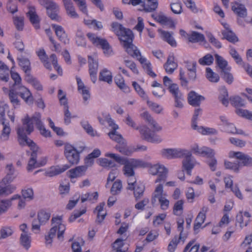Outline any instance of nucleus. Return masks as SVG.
<instances>
[{
	"mask_svg": "<svg viewBox=\"0 0 252 252\" xmlns=\"http://www.w3.org/2000/svg\"><path fill=\"white\" fill-rule=\"evenodd\" d=\"M112 26L126 53L132 57L136 58L147 74L153 78L155 77L157 75L152 71L151 63L141 56L137 47L132 44L134 38L132 32L117 23H113Z\"/></svg>",
	"mask_w": 252,
	"mask_h": 252,
	"instance_id": "1",
	"label": "nucleus"
},
{
	"mask_svg": "<svg viewBox=\"0 0 252 252\" xmlns=\"http://www.w3.org/2000/svg\"><path fill=\"white\" fill-rule=\"evenodd\" d=\"M41 115L39 113H35L30 118L27 116L23 120V126H19L17 129L18 140L21 146L28 145L31 147L35 146V144L29 139L26 133L30 134L33 131V124L37 128L41 127L43 123L41 120Z\"/></svg>",
	"mask_w": 252,
	"mask_h": 252,
	"instance_id": "2",
	"label": "nucleus"
},
{
	"mask_svg": "<svg viewBox=\"0 0 252 252\" xmlns=\"http://www.w3.org/2000/svg\"><path fill=\"white\" fill-rule=\"evenodd\" d=\"M62 216H57L53 217L51 221L53 225L50 229L48 235H45V244L46 245H51L53 242V239L56 236L58 231L57 237L61 241L63 240V233L65 230V226L62 223Z\"/></svg>",
	"mask_w": 252,
	"mask_h": 252,
	"instance_id": "3",
	"label": "nucleus"
},
{
	"mask_svg": "<svg viewBox=\"0 0 252 252\" xmlns=\"http://www.w3.org/2000/svg\"><path fill=\"white\" fill-rule=\"evenodd\" d=\"M105 156L113 158L116 162L121 165H124V166L123 171L124 174L126 177H131L134 176L135 172L134 168L126 162V158H122L116 154L112 153H107Z\"/></svg>",
	"mask_w": 252,
	"mask_h": 252,
	"instance_id": "4",
	"label": "nucleus"
},
{
	"mask_svg": "<svg viewBox=\"0 0 252 252\" xmlns=\"http://www.w3.org/2000/svg\"><path fill=\"white\" fill-rule=\"evenodd\" d=\"M87 36L94 45L101 47L105 54L110 55L112 54V50L111 46L105 39L98 37L94 33L92 32L88 33Z\"/></svg>",
	"mask_w": 252,
	"mask_h": 252,
	"instance_id": "5",
	"label": "nucleus"
},
{
	"mask_svg": "<svg viewBox=\"0 0 252 252\" xmlns=\"http://www.w3.org/2000/svg\"><path fill=\"white\" fill-rule=\"evenodd\" d=\"M39 2L46 8L47 13L51 19L59 20L60 17L57 14L59 8L55 2L51 0H39Z\"/></svg>",
	"mask_w": 252,
	"mask_h": 252,
	"instance_id": "6",
	"label": "nucleus"
},
{
	"mask_svg": "<svg viewBox=\"0 0 252 252\" xmlns=\"http://www.w3.org/2000/svg\"><path fill=\"white\" fill-rule=\"evenodd\" d=\"M149 172L153 175H158V178L155 180V183L164 182L167 177L168 170L164 166L159 164H155L150 167Z\"/></svg>",
	"mask_w": 252,
	"mask_h": 252,
	"instance_id": "7",
	"label": "nucleus"
},
{
	"mask_svg": "<svg viewBox=\"0 0 252 252\" xmlns=\"http://www.w3.org/2000/svg\"><path fill=\"white\" fill-rule=\"evenodd\" d=\"M51 214L44 210H41L37 213V220L34 219L32 221V231H40V226L44 225L49 220Z\"/></svg>",
	"mask_w": 252,
	"mask_h": 252,
	"instance_id": "8",
	"label": "nucleus"
},
{
	"mask_svg": "<svg viewBox=\"0 0 252 252\" xmlns=\"http://www.w3.org/2000/svg\"><path fill=\"white\" fill-rule=\"evenodd\" d=\"M64 154L71 165L78 163L80 160L79 153L72 145L69 144H65Z\"/></svg>",
	"mask_w": 252,
	"mask_h": 252,
	"instance_id": "9",
	"label": "nucleus"
},
{
	"mask_svg": "<svg viewBox=\"0 0 252 252\" xmlns=\"http://www.w3.org/2000/svg\"><path fill=\"white\" fill-rule=\"evenodd\" d=\"M131 180H127L128 187L127 189L133 190V195L136 201L140 200L144 195L145 189L144 185L142 184H138L135 186L136 180L135 178L133 179V182H131Z\"/></svg>",
	"mask_w": 252,
	"mask_h": 252,
	"instance_id": "10",
	"label": "nucleus"
},
{
	"mask_svg": "<svg viewBox=\"0 0 252 252\" xmlns=\"http://www.w3.org/2000/svg\"><path fill=\"white\" fill-rule=\"evenodd\" d=\"M106 121L109 126H111L113 129L112 131L108 133V135L110 138L118 142L119 144V145L121 144H124V142H125L124 138L121 134H118L116 131V130L119 128L118 126L115 124L110 115H108L106 117Z\"/></svg>",
	"mask_w": 252,
	"mask_h": 252,
	"instance_id": "11",
	"label": "nucleus"
},
{
	"mask_svg": "<svg viewBox=\"0 0 252 252\" xmlns=\"http://www.w3.org/2000/svg\"><path fill=\"white\" fill-rule=\"evenodd\" d=\"M15 91L27 104L31 105L33 103V97L28 88L23 86H18L15 87Z\"/></svg>",
	"mask_w": 252,
	"mask_h": 252,
	"instance_id": "12",
	"label": "nucleus"
},
{
	"mask_svg": "<svg viewBox=\"0 0 252 252\" xmlns=\"http://www.w3.org/2000/svg\"><path fill=\"white\" fill-rule=\"evenodd\" d=\"M139 132L142 138L150 142H159L161 141L159 136L150 132L149 128L143 126L140 128Z\"/></svg>",
	"mask_w": 252,
	"mask_h": 252,
	"instance_id": "13",
	"label": "nucleus"
},
{
	"mask_svg": "<svg viewBox=\"0 0 252 252\" xmlns=\"http://www.w3.org/2000/svg\"><path fill=\"white\" fill-rule=\"evenodd\" d=\"M230 157H235L240 160L239 165L242 166H250L252 165V158L250 156L240 152H231L230 153Z\"/></svg>",
	"mask_w": 252,
	"mask_h": 252,
	"instance_id": "14",
	"label": "nucleus"
},
{
	"mask_svg": "<svg viewBox=\"0 0 252 252\" xmlns=\"http://www.w3.org/2000/svg\"><path fill=\"white\" fill-rule=\"evenodd\" d=\"M152 17L158 22L162 25H167L170 28H174L175 24L170 17H167L163 12H159L158 14H153Z\"/></svg>",
	"mask_w": 252,
	"mask_h": 252,
	"instance_id": "15",
	"label": "nucleus"
},
{
	"mask_svg": "<svg viewBox=\"0 0 252 252\" xmlns=\"http://www.w3.org/2000/svg\"><path fill=\"white\" fill-rule=\"evenodd\" d=\"M168 89L174 97L176 103L175 106L180 108L182 107L183 104L181 101L182 94L180 92L178 85L176 84H173Z\"/></svg>",
	"mask_w": 252,
	"mask_h": 252,
	"instance_id": "16",
	"label": "nucleus"
},
{
	"mask_svg": "<svg viewBox=\"0 0 252 252\" xmlns=\"http://www.w3.org/2000/svg\"><path fill=\"white\" fill-rule=\"evenodd\" d=\"M52 27L54 29L58 39L64 44H68L69 40L63 27L56 25H52Z\"/></svg>",
	"mask_w": 252,
	"mask_h": 252,
	"instance_id": "17",
	"label": "nucleus"
},
{
	"mask_svg": "<svg viewBox=\"0 0 252 252\" xmlns=\"http://www.w3.org/2000/svg\"><path fill=\"white\" fill-rule=\"evenodd\" d=\"M189 104L194 107L198 106L200 104V101L205 99L204 96L198 94L194 91H191L188 94V97Z\"/></svg>",
	"mask_w": 252,
	"mask_h": 252,
	"instance_id": "18",
	"label": "nucleus"
},
{
	"mask_svg": "<svg viewBox=\"0 0 252 252\" xmlns=\"http://www.w3.org/2000/svg\"><path fill=\"white\" fill-rule=\"evenodd\" d=\"M29 10L27 13V16L29 18L30 22L35 28L36 29H39V18L35 12V8L33 6H29Z\"/></svg>",
	"mask_w": 252,
	"mask_h": 252,
	"instance_id": "19",
	"label": "nucleus"
},
{
	"mask_svg": "<svg viewBox=\"0 0 252 252\" xmlns=\"http://www.w3.org/2000/svg\"><path fill=\"white\" fill-rule=\"evenodd\" d=\"M64 6L66 11L67 14L72 18H77L79 17L78 14L75 11V8L71 0H63Z\"/></svg>",
	"mask_w": 252,
	"mask_h": 252,
	"instance_id": "20",
	"label": "nucleus"
},
{
	"mask_svg": "<svg viewBox=\"0 0 252 252\" xmlns=\"http://www.w3.org/2000/svg\"><path fill=\"white\" fill-rule=\"evenodd\" d=\"M178 66L177 63L174 62V56L173 54L169 55L167 61L164 64L166 72L172 74Z\"/></svg>",
	"mask_w": 252,
	"mask_h": 252,
	"instance_id": "21",
	"label": "nucleus"
},
{
	"mask_svg": "<svg viewBox=\"0 0 252 252\" xmlns=\"http://www.w3.org/2000/svg\"><path fill=\"white\" fill-rule=\"evenodd\" d=\"M87 169L85 166H79L68 171L69 177L71 179L76 178L83 176Z\"/></svg>",
	"mask_w": 252,
	"mask_h": 252,
	"instance_id": "22",
	"label": "nucleus"
},
{
	"mask_svg": "<svg viewBox=\"0 0 252 252\" xmlns=\"http://www.w3.org/2000/svg\"><path fill=\"white\" fill-rule=\"evenodd\" d=\"M70 167L67 164H65L62 166H57L55 167H51L50 170L46 173V175L49 177H53L59 175Z\"/></svg>",
	"mask_w": 252,
	"mask_h": 252,
	"instance_id": "23",
	"label": "nucleus"
},
{
	"mask_svg": "<svg viewBox=\"0 0 252 252\" xmlns=\"http://www.w3.org/2000/svg\"><path fill=\"white\" fill-rule=\"evenodd\" d=\"M226 30L222 32L223 38L226 39L228 41L234 43L238 41V38L235 34L232 32L228 27L224 26Z\"/></svg>",
	"mask_w": 252,
	"mask_h": 252,
	"instance_id": "24",
	"label": "nucleus"
},
{
	"mask_svg": "<svg viewBox=\"0 0 252 252\" xmlns=\"http://www.w3.org/2000/svg\"><path fill=\"white\" fill-rule=\"evenodd\" d=\"M188 40L191 43L203 42L205 40V36L203 34L195 31L192 32L188 35Z\"/></svg>",
	"mask_w": 252,
	"mask_h": 252,
	"instance_id": "25",
	"label": "nucleus"
},
{
	"mask_svg": "<svg viewBox=\"0 0 252 252\" xmlns=\"http://www.w3.org/2000/svg\"><path fill=\"white\" fill-rule=\"evenodd\" d=\"M161 195H163V185L159 184L157 186L153 194L151 199V203L153 205H154L157 202V199H158L159 202V198Z\"/></svg>",
	"mask_w": 252,
	"mask_h": 252,
	"instance_id": "26",
	"label": "nucleus"
},
{
	"mask_svg": "<svg viewBox=\"0 0 252 252\" xmlns=\"http://www.w3.org/2000/svg\"><path fill=\"white\" fill-rule=\"evenodd\" d=\"M115 82L117 86L125 93H128L130 91L129 88L125 83L124 78L121 74H118L115 77Z\"/></svg>",
	"mask_w": 252,
	"mask_h": 252,
	"instance_id": "27",
	"label": "nucleus"
},
{
	"mask_svg": "<svg viewBox=\"0 0 252 252\" xmlns=\"http://www.w3.org/2000/svg\"><path fill=\"white\" fill-rule=\"evenodd\" d=\"M232 10L240 17L244 18L247 16V9L243 4L236 3L235 5L232 7Z\"/></svg>",
	"mask_w": 252,
	"mask_h": 252,
	"instance_id": "28",
	"label": "nucleus"
},
{
	"mask_svg": "<svg viewBox=\"0 0 252 252\" xmlns=\"http://www.w3.org/2000/svg\"><path fill=\"white\" fill-rule=\"evenodd\" d=\"M99 80L106 82L108 84L112 82V75L111 72L107 69H103L99 74Z\"/></svg>",
	"mask_w": 252,
	"mask_h": 252,
	"instance_id": "29",
	"label": "nucleus"
},
{
	"mask_svg": "<svg viewBox=\"0 0 252 252\" xmlns=\"http://www.w3.org/2000/svg\"><path fill=\"white\" fill-rule=\"evenodd\" d=\"M3 181L0 183V196H7L14 191L15 188L11 185L5 186Z\"/></svg>",
	"mask_w": 252,
	"mask_h": 252,
	"instance_id": "30",
	"label": "nucleus"
},
{
	"mask_svg": "<svg viewBox=\"0 0 252 252\" xmlns=\"http://www.w3.org/2000/svg\"><path fill=\"white\" fill-rule=\"evenodd\" d=\"M216 61L218 66L221 69V72L223 71L230 70V67H227V62L222 57L216 54Z\"/></svg>",
	"mask_w": 252,
	"mask_h": 252,
	"instance_id": "31",
	"label": "nucleus"
},
{
	"mask_svg": "<svg viewBox=\"0 0 252 252\" xmlns=\"http://www.w3.org/2000/svg\"><path fill=\"white\" fill-rule=\"evenodd\" d=\"M105 205L104 202H102L99 204V205L96 207L95 210L97 211V219L96 220V222L98 223H100L103 220L105 219V217L106 215V213H102L103 210V207Z\"/></svg>",
	"mask_w": 252,
	"mask_h": 252,
	"instance_id": "32",
	"label": "nucleus"
},
{
	"mask_svg": "<svg viewBox=\"0 0 252 252\" xmlns=\"http://www.w3.org/2000/svg\"><path fill=\"white\" fill-rule=\"evenodd\" d=\"M37 158V153L35 151H33L31 155V158L29 161L28 164L27 169L28 171H32V169L38 168L36 167L38 165V162L36 160Z\"/></svg>",
	"mask_w": 252,
	"mask_h": 252,
	"instance_id": "33",
	"label": "nucleus"
},
{
	"mask_svg": "<svg viewBox=\"0 0 252 252\" xmlns=\"http://www.w3.org/2000/svg\"><path fill=\"white\" fill-rule=\"evenodd\" d=\"M206 219V215L203 214L202 213H199L195 219V222L194 224L193 229L195 233H198V230L200 227L201 224L204 222Z\"/></svg>",
	"mask_w": 252,
	"mask_h": 252,
	"instance_id": "34",
	"label": "nucleus"
},
{
	"mask_svg": "<svg viewBox=\"0 0 252 252\" xmlns=\"http://www.w3.org/2000/svg\"><path fill=\"white\" fill-rule=\"evenodd\" d=\"M13 21L16 29L19 31H22L24 27V17L23 16H14Z\"/></svg>",
	"mask_w": 252,
	"mask_h": 252,
	"instance_id": "35",
	"label": "nucleus"
},
{
	"mask_svg": "<svg viewBox=\"0 0 252 252\" xmlns=\"http://www.w3.org/2000/svg\"><path fill=\"white\" fill-rule=\"evenodd\" d=\"M123 186L120 180H117L113 184L110 189V192L113 195L119 194L122 189Z\"/></svg>",
	"mask_w": 252,
	"mask_h": 252,
	"instance_id": "36",
	"label": "nucleus"
},
{
	"mask_svg": "<svg viewBox=\"0 0 252 252\" xmlns=\"http://www.w3.org/2000/svg\"><path fill=\"white\" fill-rule=\"evenodd\" d=\"M20 243L27 250L30 247L31 236L28 233H22L20 236Z\"/></svg>",
	"mask_w": 252,
	"mask_h": 252,
	"instance_id": "37",
	"label": "nucleus"
},
{
	"mask_svg": "<svg viewBox=\"0 0 252 252\" xmlns=\"http://www.w3.org/2000/svg\"><path fill=\"white\" fill-rule=\"evenodd\" d=\"M18 94H16L15 91V87H14V89L9 90V98L10 100V102L12 103L13 105L14 106V107H16V106L20 105V100L18 98Z\"/></svg>",
	"mask_w": 252,
	"mask_h": 252,
	"instance_id": "38",
	"label": "nucleus"
},
{
	"mask_svg": "<svg viewBox=\"0 0 252 252\" xmlns=\"http://www.w3.org/2000/svg\"><path fill=\"white\" fill-rule=\"evenodd\" d=\"M116 149L122 154L126 156H130L134 152V150L129 149L126 145L125 142L123 144L117 145Z\"/></svg>",
	"mask_w": 252,
	"mask_h": 252,
	"instance_id": "39",
	"label": "nucleus"
},
{
	"mask_svg": "<svg viewBox=\"0 0 252 252\" xmlns=\"http://www.w3.org/2000/svg\"><path fill=\"white\" fill-rule=\"evenodd\" d=\"M206 77L211 82L216 83L220 80L219 75L209 67L206 68Z\"/></svg>",
	"mask_w": 252,
	"mask_h": 252,
	"instance_id": "40",
	"label": "nucleus"
},
{
	"mask_svg": "<svg viewBox=\"0 0 252 252\" xmlns=\"http://www.w3.org/2000/svg\"><path fill=\"white\" fill-rule=\"evenodd\" d=\"M124 245L123 240L120 238L117 239L113 244V251L114 252H126V250H123L122 248Z\"/></svg>",
	"mask_w": 252,
	"mask_h": 252,
	"instance_id": "41",
	"label": "nucleus"
},
{
	"mask_svg": "<svg viewBox=\"0 0 252 252\" xmlns=\"http://www.w3.org/2000/svg\"><path fill=\"white\" fill-rule=\"evenodd\" d=\"M126 162L134 169L139 167H144L146 166V163L140 159L134 158L127 159L126 158Z\"/></svg>",
	"mask_w": 252,
	"mask_h": 252,
	"instance_id": "42",
	"label": "nucleus"
},
{
	"mask_svg": "<svg viewBox=\"0 0 252 252\" xmlns=\"http://www.w3.org/2000/svg\"><path fill=\"white\" fill-rule=\"evenodd\" d=\"M7 170V175L6 177L2 180L3 182L6 181L7 182H11L14 178L13 176L14 174V169L12 164H8L6 166Z\"/></svg>",
	"mask_w": 252,
	"mask_h": 252,
	"instance_id": "43",
	"label": "nucleus"
},
{
	"mask_svg": "<svg viewBox=\"0 0 252 252\" xmlns=\"http://www.w3.org/2000/svg\"><path fill=\"white\" fill-rule=\"evenodd\" d=\"M231 104L235 107L236 109H239V107L245 106L244 100L239 96H235L230 98Z\"/></svg>",
	"mask_w": 252,
	"mask_h": 252,
	"instance_id": "44",
	"label": "nucleus"
},
{
	"mask_svg": "<svg viewBox=\"0 0 252 252\" xmlns=\"http://www.w3.org/2000/svg\"><path fill=\"white\" fill-rule=\"evenodd\" d=\"M88 63L89 65V72L97 73L98 70V61L94 60L92 56L88 57Z\"/></svg>",
	"mask_w": 252,
	"mask_h": 252,
	"instance_id": "45",
	"label": "nucleus"
},
{
	"mask_svg": "<svg viewBox=\"0 0 252 252\" xmlns=\"http://www.w3.org/2000/svg\"><path fill=\"white\" fill-rule=\"evenodd\" d=\"M174 156H173V158H185L186 156H191V153L190 151H188L185 149H174Z\"/></svg>",
	"mask_w": 252,
	"mask_h": 252,
	"instance_id": "46",
	"label": "nucleus"
},
{
	"mask_svg": "<svg viewBox=\"0 0 252 252\" xmlns=\"http://www.w3.org/2000/svg\"><path fill=\"white\" fill-rule=\"evenodd\" d=\"M19 65L26 73H29L31 71V63L28 59L22 58L19 60Z\"/></svg>",
	"mask_w": 252,
	"mask_h": 252,
	"instance_id": "47",
	"label": "nucleus"
},
{
	"mask_svg": "<svg viewBox=\"0 0 252 252\" xmlns=\"http://www.w3.org/2000/svg\"><path fill=\"white\" fill-rule=\"evenodd\" d=\"M1 123L3 126V127L0 136V139L2 141H6L9 138L11 129L9 126L5 124L4 121H2Z\"/></svg>",
	"mask_w": 252,
	"mask_h": 252,
	"instance_id": "48",
	"label": "nucleus"
},
{
	"mask_svg": "<svg viewBox=\"0 0 252 252\" xmlns=\"http://www.w3.org/2000/svg\"><path fill=\"white\" fill-rule=\"evenodd\" d=\"M172 33L168 32L162 31L161 34L165 41H166L171 46H176V42L172 36Z\"/></svg>",
	"mask_w": 252,
	"mask_h": 252,
	"instance_id": "49",
	"label": "nucleus"
},
{
	"mask_svg": "<svg viewBox=\"0 0 252 252\" xmlns=\"http://www.w3.org/2000/svg\"><path fill=\"white\" fill-rule=\"evenodd\" d=\"M183 203L182 200L177 201L173 207V214L176 216H179L183 213Z\"/></svg>",
	"mask_w": 252,
	"mask_h": 252,
	"instance_id": "50",
	"label": "nucleus"
},
{
	"mask_svg": "<svg viewBox=\"0 0 252 252\" xmlns=\"http://www.w3.org/2000/svg\"><path fill=\"white\" fill-rule=\"evenodd\" d=\"M200 155L208 158H213L215 156L214 150L207 147H203L200 149Z\"/></svg>",
	"mask_w": 252,
	"mask_h": 252,
	"instance_id": "51",
	"label": "nucleus"
},
{
	"mask_svg": "<svg viewBox=\"0 0 252 252\" xmlns=\"http://www.w3.org/2000/svg\"><path fill=\"white\" fill-rule=\"evenodd\" d=\"M11 206V200L2 199L0 201V214L5 213Z\"/></svg>",
	"mask_w": 252,
	"mask_h": 252,
	"instance_id": "52",
	"label": "nucleus"
},
{
	"mask_svg": "<svg viewBox=\"0 0 252 252\" xmlns=\"http://www.w3.org/2000/svg\"><path fill=\"white\" fill-rule=\"evenodd\" d=\"M235 112L238 115L252 121V112L242 109H236Z\"/></svg>",
	"mask_w": 252,
	"mask_h": 252,
	"instance_id": "53",
	"label": "nucleus"
},
{
	"mask_svg": "<svg viewBox=\"0 0 252 252\" xmlns=\"http://www.w3.org/2000/svg\"><path fill=\"white\" fill-rule=\"evenodd\" d=\"M230 54L237 64L242 65L243 66L245 65V63L243 62L242 58L234 48L231 49Z\"/></svg>",
	"mask_w": 252,
	"mask_h": 252,
	"instance_id": "54",
	"label": "nucleus"
},
{
	"mask_svg": "<svg viewBox=\"0 0 252 252\" xmlns=\"http://www.w3.org/2000/svg\"><path fill=\"white\" fill-rule=\"evenodd\" d=\"M22 194L24 199L32 200L33 199V191L31 188H27L22 190Z\"/></svg>",
	"mask_w": 252,
	"mask_h": 252,
	"instance_id": "55",
	"label": "nucleus"
},
{
	"mask_svg": "<svg viewBox=\"0 0 252 252\" xmlns=\"http://www.w3.org/2000/svg\"><path fill=\"white\" fill-rule=\"evenodd\" d=\"M148 106L155 112L159 114L162 110V108L158 104L150 101L148 97L146 99Z\"/></svg>",
	"mask_w": 252,
	"mask_h": 252,
	"instance_id": "56",
	"label": "nucleus"
},
{
	"mask_svg": "<svg viewBox=\"0 0 252 252\" xmlns=\"http://www.w3.org/2000/svg\"><path fill=\"white\" fill-rule=\"evenodd\" d=\"M81 125L86 132L92 136L97 135L96 131H94L92 126L88 123V122H82Z\"/></svg>",
	"mask_w": 252,
	"mask_h": 252,
	"instance_id": "57",
	"label": "nucleus"
},
{
	"mask_svg": "<svg viewBox=\"0 0 252 252\" xmlns=\"http://www.w3.org/2000/svg\"><path fill=\"white\" fill-rule=\"evenodd\" d=\"M76 43L79 46H85L86 45L85 38L81 30H78L76 32Z\"/></svg>",
	"mask_w": 252,
	"mask_h": 252,
	"instance_id": "58",
	"label": "nucleus"
},
{
	"mask_svg": "<svg viewBox=\"0 0 252 252\" xmlns=\"http://www.w3.org/2000/svg\"><path fill=\"white\" fill-rule=\"evenodd\" d=\"M214 61V58L212 55L211 54H207L204 57L202 58H200L198 62L200 64L202 65H209L211 64Z\"/></svg>",
	"mask_w": 252,
	"mask_h": 252,
	"instance_id": "59",
	"label": "nucleus"
},
{
	"mask_svg": "<svg viewBox=\"0 0 252 252\" xmlns=\"http://www.w3.org/2000/svg\"><path fill=\"white\" fill-rule=\"evenodd\" d=\"M166 193L163 192V195H161L159 198L160 208L163 210H167L169 206V201L166 198Z\"/></svg>",
	"mask_w": 252,
	"mask_h": 252,
	"instance_id": "60",
	"label": "nucleus"
},
{
	"mask_svg": "<svg viewBox=\"0 0 252 252\" xmlns=\"http://www.w3.org/2000/svg\"><path fill=\"white\" fill-rule=\"evenodd\" d=\"M132 86L136 92L143 99L146 100L148 97L145 91L137 82H133Z\"/></svg>",
	"mask_w": 252,
	"mask_h": 252,
	"instance_id": "61",
	"label": "nucleus"
},
{
	"mask_svg": "<svg viewBox=\"0 0 252 252\" xmlns=\"http://www.w3.org/2000/svg\"><path fill=\"white\" fill-rule=\"evenodd\" d=\"M76 3L79 9L83 13L88 15V10L85 0H73Z\"/></svg>",
	"mask_w": 252,
	"mask_h": 252,
	"instance_id": "62",
	"label": "nucleus"
},
{
	"mask_svg": "<svg viewBox=\"0 0 252 252\" xmlns=\"http://www.w3.org/2000/svg\"><path fill=\"white\" fill-rule=\"evenodd\" d=\"M180 240L179 238L178 239L177 236H175L169 243L168 246V251L169 252H174Z\"/></svg>",
	"mask_w": 252,
	"mask_h": 252,
	"instance_id": "63",
	"label": "nucleus"
},
{
	"mask_svg": "<svg viewBox=\"0 0 252 252\" xmlns=\"http://www.w3.org/2000/svg\"><path fill=\"white\" fill-rule=\"evenodd\" d=\"M172 11L176 14H179L182 12V7L181 2H173L170 4Z\"/></svg>",
	"mask_w": 252,
	"mask_h": 252,
	"instance_id": "64",
	"label": "nucleus"
}]
</instances>
